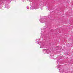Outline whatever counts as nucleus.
Segmentation results:
<instances>
[{
	"instance_id": "1",
	"label": "nucleus",
	"mask_w": 73,
	"mask_h": 73,
	"mask_svg": "<svg viewBox=\"0 0 73 73\" xmlns=\"http://www.w3.org/2000/svg\"><path fill=\"white\" fill-rule=\"evenodd\" d=\"M10 8V7L9 6H8L7 7V8Z\"/></svg>"
},
{
	"instance_id": "2",
	"label": "nucleus",
	"mask_w": 73,
	"mask_h": 73,
	"mask_svg": "<svg viewBox=\"0 0 73 73\" xmlns=\"http://www.w3.org/2000/svg\"><path fill=\"white\" fill-rule=\"evenodd\" d=\"M34 9H36L35 8H34Z\"/></svg>"
}]
</instances>
